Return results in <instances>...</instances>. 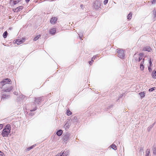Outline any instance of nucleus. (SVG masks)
<instances>
[{"mask_svg": "<svg viewBox=\"0 0 156 156\" xmlns=\"http://www.w3.org/2000/svg\"><path fill=\"white\" fill-rule=\"evenodd\" d=\"M150 150V149H147L146 151V154L145 156H149Z\"/></svg>", "mask_w": 156, "mask_h": 156, "instance_id": "2eb2a0df", "label": "nucleus"}, {"mask_svg": "<svg viewBox=\"0 0 156 156\" xmlns=\"http://www.w3.org/2000/svg\"><path fill=\"white\" fill-rule=\"evenodd\" d=\"M143 149H142V148H141V149H140V151H143Z\"/></svg>", "mask_w": 156, "mask_h": 156, "instance_id": "3c124183", "label": "nucleus"}, {"mask_svg": "<svg viewBox=\"0 0 156 156\" xmlns=\"http://www.w3.org/2000/svg\"><path fill=\"white\" fill-rule=\"evenodd\" d=\"M93 6L95 9H99L101 6V2L98 1H96L94 3Z\"/></svg>", "mask_w": 156, "mask_h": 156, "instance_id": "20e7f679", "label": "nucleus"}, {"mask_svg": "<svg viewBox=\"0 0 156 156\" xmlns=\"http://www.w3.org/2000/svg\"><path fill=\"white\" fill-rule=\"evenodd\" d=\"M62 152L57 154L55 156H62Z\"/></svg>", "mask_w": 156, "mask_h": 156, "instance_id": "e433bc0d", "label": "nucleus"}, {"mask_svg": "<svg viewBox=\"0 0 156 156\" xmlns=\"http://www.w3.org/2000/svg\"><path fill=\"white\" fill-rule=\"evenodd\" d=\"M93 62L90 61L89 62V64L91 65L92 64Z\"/></svg>", "mask_w": 156, "mask_h": 156, "instance_id": "a18cd8bd", "label": "nucleus"}, {"mask_svg": "<svg viewBox=\"0 0 156 156\" xmlns=\"http://www.w3.org/2000/svg\"><path fill=\"white\" fill-rule=\"evenodd\" d=\"M79 37L81 39V38H82V37L83 36V34H82V33H80L79 34Z\"/></svg>", "mask_w": 156, "mask_h": 156, "instance_id": "72a5a7b5", "label": "nucleus"}, {"mask_svg": "<svg viewBox=\"0 0 156 156\" xmlns=\"http://www.w3.org/2000/svg\"><path fill=\"white\" fill-rule=\"evenodd\" d=\"M17 8L18 9V11H20L23 8V7L22 6H20Z\"/></svg>", "mask_w": 156, "mask_h": 156, "instance_id": "a878e982", "label": "nucleus"}, {"mask_svg": "<svg viewBox=\"0 0 156 156\" xmlns=\"http://www.w3.org/2000/svg\"><path fill=\"white\" fill-rule=\"evenodd\" d=\"M144 58L143 59V61H142L141 62V63L140 64V65H144Z\"/></svg>", "mask_w": 156, "mask_h": 156, "instance_id": "58836bf2", "label": "nucleus"}, {"mask_svg": "<svg viewBox=\"0 0 156 156\" xmlns=\"http://www.w3.org/2000/svg\"><path fill=\"white\" fill-rule=\"evenodd\" d=\"M69 151L66 150V151H64L63 152H62V156H67L69 153Z\"/></svg>", "mask_w": 156, "mask_h": 156, "instance_id": "1a4fd4ad", "label": "nucleus"}, {"mask_svg": "<svg viewBox=\"0 0 156 156\" xmlns=\"http://www.w3.org/2000/svg\"><path fill=\"white\" fill-rule=\"evenodd\" d=\"M37 109V108L36 107L34 109H33L30 110V111L31 112L34 111H35L36 110V109Z\"/></svg>", "mask_w": 156, "mask_h": 156, "instance_id": "f704fd0d", "label": "nucleus"}, {"mask_svg": "<svg viewBox=\"0 0 156 156\" xmlns=\"http://www.w3.org/2000/svg\"><path fill=\"white\" fill-rule=\"evenodd\" d=\"M148 69L149 71V72H150L152 70L151 68V67L150 66H148Z\"/></svg>", "mask_w": 156, "mask_h": 156, "instance_id": "ea45409f", "label": "nucleus"}, {"mask_svg": "<svg viewBox=\"0 0 156 156\" xmlns=\"http://www.w3.org/2000/svg\"><path fill=\"white\" fill-rule=\"evenodd\" d=\"M35 145H32V146H33V147H34Z\"/></svg>", "mask_w": 156, "mask_h": 156, "instance_id": "4d7b16f0", "label": "nucleus"}, {"mask_svg": "<svg viewBox=\"0 0 156 156\" xmlns=\"http://www.w3.org/2000/svg\"><path fill=\"white\" fill-rule=\"evenodd\" d=\"M132 12H130L127 16V19L129 20H130L132 18Z\"/></svg>", "mask_w": 156, "mask_h": 156, "instance_id": "412c9836", "label": "nucleus"}, {"mask_svg": "<svg viewBox=\"0 0 156 156\" xmlns=\"http://www.w3.org/2000/svg\"><path fill=\"white\" fill-rule=\"evenodd\" d=\"M144 54L143 53H141L139 54V56L140 57H142L143 56Z\"/></svg>", "mask_w": 156, "mask_h": 156, "instance_id": "4c0bfd02", "label": "nucleus"}, {"mask_svg": "<svg viewBox=\"0 0 156 156\" xmlns=\"http://www.w3.org/2000/svg\"><path fill=\"white\" fill-rule=\"evenodd\" d=\"M22 0H14V1H13L12 5H15L20 2Z\"/></svg>", "mask_w": 156, "mask_h": 156, "instance_id": "4468645a", "label": "nucleus"}, {"mask_svg": "<svg viewBox=\"0 0 156 156\" xmlns=\"http://www.w3.org/2000/svg\"><path fill=\"white\" fill-rule=\"evenodd\" d=\"M11 83L10 79H4L0 82V88H2V90L5 92H9L12 88V86L10 85Z\"/></svg>", "mask_w": 156, "mask_h": 156, "instance_id": "f257e3e1", "label": "nucleus"}, {"mask_svg": "<svg viewBox=\"0 0 156 156\" xmlns=\"http://www.w3.org/2000/svg\"><path fill=\"white\" fill-rule=\"evenodd\" d=\"M20 97L21 98H22V97H21V96H20Z\"/></svg>", "mask_w": 156, "mask_h": 156, "instance_id": "13d9d810", "label": "nucleus"}, {"mask_svg": "<svg viewBox=\"0 0 156 156\" xmlns=\"http://www.w3.org/2000/svg\"><path fill=\"white\" fill-rule=\"evenodd\" d=\"M62 131L61 129L58 130L56 133V134L58 136H61L62 133Z\"/></svg>", "mask_w": 156, "mask_h": 156, "instance_id": "9b49d317", "label": "nucleus"}, {"mask_svg": "<svg viewBox=\"0 0 156 156\" xmlns=\"http://www.w3.org/2000/svg\"><path fill=\"white\" fill-rule=\"evenodd\" d=\"M123 96V94H121V95H120V97H120V98H122V97Z\"/></svg>", "mask_w": 156, "mask_h": 156, "instance_id": "8fccbe9b", "label": "nucleus"}, {"mask_svg": "<svg viewBox=\"0 0 156 156\" xmlns=\"http://www.w3.org/2000/svg\"><path fill=\"white\" fill-rule=\"evenodd\" d=\"M30 1V0H25V2L27 3H28Z\"/></svg>", "mask_w": 156, "mask_h": 156, "instance_id": "09e8293b", "label": "nucleus"}, {"mask_svg": "<svg viewBox=\"0 0 156 156\" xmlns=\"http://www.w3.org/2000/svg\"><path fill=\"white\" fill-rule=\"evenodd\" d=\"M140 69L142 71L144 70V65H140Z\"/></svg>", "mask_w": 156, "mask_h": 156, "instance_id": "cd10ccee", "label": "nucleus"}, {"mask_svg": "<svg viewBox=\"0 0 156 156\" xmlns=\"http://www.w3.org/2000/svg\"><path fill=\"white\" fill-rule=\"evenodd\" d=\"M2 98H1V99L2 100L3 99H5V98H8V97H9V96L8 95H7L6 94H3V95H2Z\"/></svg>", "mask_w": 156, "mask_h": 156, "instance_id": "a211bd4d", "label": "nucleus"}, {"mask_svg": "<svg viewBox=\"0 0 156 156\" xmlns=\"http://www.w3.org/2000/svg\"><path fill=\"white\" fill-rule=\"evenodd\" d=\"M3 127V125L2 124H0V129H2Z\"/></svg>", "mask_w": 156, "mask_h": 156, "instance_id": "79ce46f5", "label": "nucleus"}, {"mask_svg": "<svg viewBox=\"0 0 156 156\" xmlns=\"http://www.w3.org/2000/svg\"><path fill=\"white\" fill-rule=\"evenodd\" d=\"M112 148L114 150H116L117 149V147L115 144H112L111 146Z\"/></svg>", "mask_w": 156, "mask_h": 156, "instance_id": "aec40b11", "label": "nucleus"}, {"mask_svg": "<svg viewBox=\"0 0 156 156\" xmlns=\"http://www.w3.org/2000/svg\"><path fill=\"white\" fill-rule=\"evenodd\" d=\"M153 153L154 154H156V148L155 147H153L152 148Z\"/></svg>", "mask_w": 156, "mask_h": 156, "instance_id": "393cba45", "label": "nucleus"}, {"mask_svg": "<svg viewBox=\"0 0 156 156\" xmlns=\"http://www.w3.org/2000/svg\"><path fill=\"white\" fill-rule=\"evenodd\" d=\"M151 2L152 4H156V0H152L151 1Z\"/></svg>", "mask_w": 156, "mask_h": 156, "instance_id": "c756f323", "label": "nucleus"}, {"mask_svg": "<svg viewBox=\"0 0 156 156\" xmlns=\"http://www.w3.org/2000/svg\"><path fill=\"white\" fill-rule=\"evenodd\" d=\"M112 105H111L109 107V108H112Z\"/></svg>", "mask_w": 156, "mask_h": 156, "instance_id": "5fc2aeb1", "label": "nucleus"}, {"mask_svg": "<svg viewBox=\"0 0 156 156\" xmlns=\"http://www.w3.org/2000/svg\"><path fill=\"white\" fill-rule=\"evenodd\" d=\"M23 42V41L21 40L17 39L15 41V43L17 44L18 45H20L22 44Z\"/></svg>", "mask_w": 156, "mask_h": 156, "instance_id": "9d476101", "label": "nucleus"}, {"mask_svg": "<svg viewBox=\"0 0 156 156\" xmlns=\"http://www.w3.org/2000/svg\"><path fill=\"white\" fill-rule=\"evenodd\" d=\"M67 114L68 116H69L72 114V113L68 109L67 110Z\"/></svg>", "mask_w": 156, "mask_h": 156, "instance_id": "5701e85b", "label": "nucleus"}, {"mask_svg": "<svg viewBox=\"0 0 156 156\" xmlns=\"http://www.w3.org/2000/svg\"><path fill=\"white\" fill-rule=\"evenodd\" d=\"M153 127L150 126L147 128V131L148 132L150 131Z\"/></svg>", "mask_w": 156, "mask_h": 156, "instance_id": "c85d7f7f", "label": "nucleus"}, {"mask_svg": "<svg viewBox=\"0 0 156 156\" xmlns=\"http://www.w3.org/2000/svg\"><path fill=\"white\" fill-rule=\"evenodd\" d=\"M0 156H4V154L2 151H0Z\"/></svg>", "mask_w": 156, "mask_h": 156, "instance_id": "473e14b6", "label": "nucleus"}, {"mask_svg": "<svg viewBox=\"0 0 156 156\" xmlns=\"http://www.w3.org/2000/svg\"><path fill=\"white\" fill-rule=\"evenodd\" d=\"M149 63L150 64V66L151 67L152 65V62L151 61V58H150L149 59Z\"/></svg>", "mask_w": 156, "mask_h": 156, "instance_id": "7c9ffc66", "label": "nucleus"}, {"mask_svg": "<svg viewBox=\"0 0 156 156\" xmlns=\"http://www.w3.org/2000/svg\"><path fill=\"white\" fill-rule=\"evenodd\" d=\"M151 48L149 46H146L143 49V51H147L148 52L151 51Z\"/></svg>", "mask_w": 156, "mask_h": 156, "instance_id": "6e6552de", "label": "nucleus"}, {"mask_svg": "<svg viewBox=\"0 0 156 156\" xmlns=\"http://www.w3.org/2000/svg\"><path fill=\"white\" fill-rule=\"evenodd\" d=\"M70 126V125L69 124V123L68 122H66L65 124V125L64 126V128L65 129H68Z\"/></svg>", "mask_w": 156, "mask_h": 156, "instance_id": "f8f14e48", "label": "nucleus"}, {"mask_svg": "<svg viewBox=\"0 0 156 156\" xmlns=\"http://www.w3.org/2000/svg\"><path fill=\"white\" fill-rule=\"evenodd\" d=\"M43 98V97H41L37 98H35V104H39Z\"/></svg>", "mask_w": 156, "mask_h": 156, "instance_id": "423d86ee", "label": "nucleus"}, {"mask_svg": "<svg viewBox=\"0 0 156 156\" xmlns=\"http://www.w3.org/2000/svg\"><path fill=\"white\" fill-rule=\"evenodd\" d=\"M33 148V146H31L30 147H29V148H28L27 149L28 151H29Z\"/></svg>", "mask_w": 156, "mask_h": 156, "instance_id": "c9c22d12", "label": "nucleus"}, {"mask_svg": "<svg viewBox=\"0 0 156 156\" xmlns=\"http://www.w3.org/2000/svg\"><path fill=\"white\" fill-rule=\"evenodd\" d=\"M155 87H152V88L149 89V91L150 92H152V91H154V90H155Z\"/></svg>", "mask_w": 156, "mask_h": 156, "instance_id": "b1692460", "label": "nucleus"}, {"mask_svg": "<svg viewBox=\"0 0 156 156\" xmlns=\"http://www.w3.org/2000/svg\"><path fill=\"white\" fill-rule=\"evenodd\" d=\"M142 59V57H139L138 59V62H140L141 59Z\"/></svg>", "mask_w": 156, "mask_h": 156, "instance_id": "a19ab883", "label": "nucleus"}, {"mask_svg": "<svg viewBox=\"0 0 156 156\" xmlns=\"http://www.w3.org/2000/svg\"><path fill=\"white\" fill-rule=\"evenodd\" d=\"M155 123H153V124H152L151 125H150L151 127H153V126H154V124H155Z\"/></svg>", "mask_w": 156, "mask_h": 156, "instance_id": "de8ad7c7", "label": "nucleus"}, {"mask_svg": "<svg viewBox=\"0 0 156 156\" xmlns=\"http://www.w3.org/2000/svg\"><path fill=\"white\" fill-rule=\"evenodd\" d=\"M152 76L153 78H154V79L156 78V71H153V72H152Z\"/></svg>", "mask_w": 156, "mask_h": 156, "instance_id": "f3484780", "label": "nucleus"}, {"mask_svg": "<svg viewBox=\"0 0 156 156\" xmlns=\"http://www.w3.org/2000/svg\"><path fill=\"white\" fill-rule=\"evenodd\" d=\"M83 6V5H81L80 7L81 8H82V7Z\"/></svg>", "mask_w": 156, "mask_h": 156, "instance_id": "6e6d98bb", "label": "nucleus"}, {"mask_svg": "<svg viewBox=\"0 0 156 156\" xmlns=\"http://www.w3.org/2000/svg\"><path fill=\"white\" fill-rule=\"evenodd\" d=\"M13 93L14 94L16 95H17L18 94V92H17L16 91L14 92Z\"/></svg>", "mask_w": 156, "mask_h": 156, "instance_id": "c03bdc74", "label": "nucleus"}, {"mask_svg": "<svg viewBox=\"0 0 156 156\" xmlns=\"http://www.w3.org/2000/svg\"><path fill=\"white\" fill-rule=\"evenodd\" d=\"M69 134H66L65 135L63 136V139L64 142L65 143H66L67 141L69 139Z\"/></svg>", "mask_w": 156, "mask_h": 156, "instance_id": "39448f33", "label": "nucleus"}, {"mask_svg": "<svg viewBox=\"0 0 156 156\" xmlns=\"http://www.w3.org/2000/svg\"><path fill=\"white\" fill-rule=\"evenodd\" d=\"M50 33L52 34V35L54 34L56 32L55 28H53L52 29H51L50 31Z\"/></svg>", "mask_w": 156, "mask_h": 156, "instance_id": "ddd939ff", "label": "nucleus"}, {"mask_svg": "<svg viewBox=\"0 0 156 156\" xmlns=\"http://www.w3.org/2000/svg\"><path fill=\"white\" fill-rule=\"evenodd\" d=\"M13 1H14V0H10L9 3L10 4H12L13 5L12 3H13Z\"/></svg>", "mask_w": 156, "mask_h": 156, "instance_id": "37998d69", "label": "nucleus"}, {"mask_svg": "<svg viewBox=\"0 0 156 156\" xmlns=\"http://www.w3.org/2000/svg\"><path fill=\"white\" fill-rule=\"evenodd\" d=\"M108 0H105L104 1V5L106 4L108 2Z\"/></svg>", "mask_w": 156, "mask_h": 156, "instance_id": "2f4dec72", "label": "nucleus"}, {"mask_svg": "<svg viewBox=\"0 0 156 156\" xmlns=\"http://www.w3.org/2000/svg\"><path fill=\"white\" fill-rule=\"evenodd\" d=\"M11 130L10 125L9 124L6 125L3 130L2 135L3 137H8L10 132Z\"/></svg>", "mask_w": 156, "mask_h": 156, "instance_id": "f03ea898", "label": "nucleus"}, {"mask_svg": "<svg viewBox=\"0 0 156 156\" xmlns=\"http://www.w3.org/2000/svg\"><path fill=\"white\" fill-rule=\"evenodd\" d=\"M8 34V32L7 31H5L3 34V36L4 37V38H5L7 37V36Z\"/></svg>", "mask_w": 156, "mask_h": 156, "instance_id": "6ab92c4d", "label": "nucleus"}, {"mask_svg": "<svg viewBox=\"0 0 156 156\" xmlns=\"http://www.w3.org/2000/svg\"><path fill=\"white\" fill-rule=\"evenodd\" d=\"M139 94L140 95L141 98H144L145 96V93L144 92L140 93Z\"/></svg>", "mask_w": 156, "mask_h": 156, "instance_id": "dca6fc26", "label": "nucleus"}, {"mask_svg": "<svg viewBox=\"0 0 156 156\" xmlns=\"http://www.w3.org/2000/svg\"><path fill=\"white\" fill-rule=\"evenodd\" d=\"M94 59H93V58H92V59H91V61H92V62H93V61H94Z\"/></svg>", "mask_w": 156, "mask_h": 156, "instance_id": "864d4df0", "label": "nucleus"}, {"mask_svg": "<svg viewBox=\"0 0 156 156\" xmlns=\"http://www.w3.org/2000/svg\"><path fill=\"white\" fill-rule=\"evenodd\" d=\"M57 18L55 17H52L51 18L50 21V22L51 23L54 24L57 21Z\"/></svg>", "mask_w": 156, "mask_h": 156, "instance_id": "0eeeda50", "label": "nucleus"}, {"mask_svg": "<svg viewBox=\"0 0 156 156\" xmlns=\"http://www.w3.org/2000/svg\"><path fill=\"white\" fill-rule=\"evenodd\" d=\"M153 15L154 16V17H155L156 16V11L155 10V9H154L153 11Z\"/></svg>", "mask_w": 156, "mask_h": 156, "instance_id": "bb28decb", "label": "nucleus"}, {"mask_svg": "<svg viewBox=\"0 0 156 156\" xmlns=\"http://www.w3.org/2000/svg\"><path fill=\"white\" fill-rule=\"evenodd\" d=\"M40 36H41L40 35H39L37 36L36 37H35L34 38V41H37L40 37Z\"/></svg>", "mask_w": 156, "mask_h": 156, "instance_id": "4be33fe9", "label": "nucleus"}, {"mask_svg": "<svg viewBox=\"0 0 156 156\" xmlns=\"http://www.w3.org/2000/svg\"><path fill=\"white\" fill-rule=\"evenodd\" d=\"M94 59H93V58H92V59H91V61H92V62H93V61H94Z\"/></svg>", "mask_w": 156, "mask_h": 156, "instance_id": "603ef678", "label": "nucleus"}, {"mask_svg": "<svg viewBox=\"0 0 156 156\" xmlns=\"http://www.w3.org/2000/svg\"><path fill=\"white\" fill-rule=\"evenodd\" d=\"M97 56V55H95L93 56V57H92L93 59H95L96 58V57Z\"/></svg>", "mask_w": 156, "mask_h": 156, "instance_id": "49530a36", "label": "nucleus"}, {"mask_svg": "<svg viewBox=\"0 0 156 156\" xmlns=\"http://www.w3.org/2000/svg\"><path fill=\"white\" fill-rule=\"evenodd\" d=\"M118 57L119 58L123 59L125 56L124 51L123 50L119 49L117 51Z\"/></svg>", "mask_w": 156, "mask_h": 156, "instance_id": "7ed1b4c3", "label": "nucleus"}]
</instances>
